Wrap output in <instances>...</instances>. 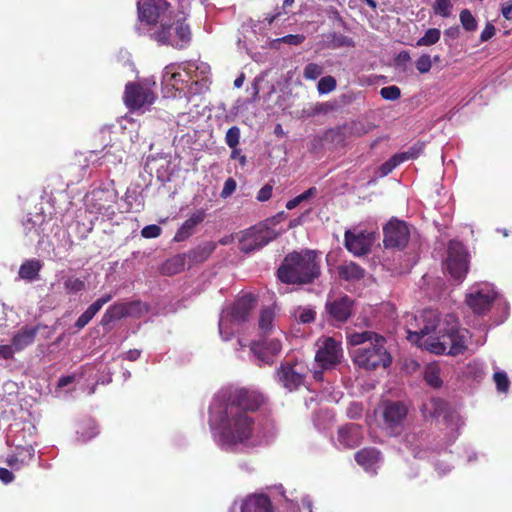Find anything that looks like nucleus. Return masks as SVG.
Masks as SVG:
<instances>
[{"label":"nucleus","mask_w":512,"mask_h":512,"mask_svg":"<svg viewBox=\"0 0 512 512\" xmlns=\"http://www.w3.org/2000/svg\"><path fill=\"white\" fill-rule=\"evenodd\" d=\"M432 67L430 55L422 54L416 61V68L420 73H428Z\"/></svg>","instance_id":"obj_52"},{"label":"nucleus","mask_w":512,"mask_h":512,"mask_svg":"<svg viewBox=\"0 0 512 512\" xmlns=\"http://www.w3.org/2000/svg\"><path fill=\"white\" fill-rule=\"evenodd\" d=\"M308 367L299 360H285L276 369V382L288 392L298 390L305 383Z\"/></svg>","instance_id":"obj_5"},{"label":"nucleus","mask_w":512,"mask_h":512,"mask_svg":"<svg viewBox=\"0 0 512 512\" xmlns=\"http://www.w3.org/2000/svg\"><path fill=\"white\" fill-rule=\"evenodd\" d=\"M469 338L470 333L467 329H449L443 334V339L447 342V347L449 346L447 354L450 356L463 354L467 349Z\"/></svg>","instance_id":"obj_18"},{"label":"nucleus","mask_w":512,"mask_h":512,"mask_svg":"<svg viewBox=\"0 0 512 512\" xmlns=\"http://www.w3.org/2000/svg\"><path fill=\"white\" fill-rule=\"evenodd\" d=\"M206 217V212L203 209H199L193 212L190 217L180 226L177 230L174 241L183 242L187 240L195 231L197 225L202 223Z\"/></svg>","instance_id":"obj_25"},{"label":"nucleus","mask_w":512,"mask_h":512,"mask_svg":"<svg viewBox=\"0 0 512 512\" xmlns=\"http://www.w3.org/2000/svg\"><path fill=\"white\" fill-rule=\"evenodd\" d=\"M40 325H25L15 331L11 337V344L17 352H21L31 346L38 334Z\"/></svg>","instance_id":"obj_21"},{"label":"nucleus","mask_w":512,"mask_h":512,"mask_svg":"<svg viewBox=\"0 0 512 512\" xmlns=\"http://www.w3.org/2000/svg\"><path fill=\"white\" fill-rule=\"evenodd\" d=\"M273 186L270 184H265L257 194V200L260 202L268 201L272 196Z\"/></svg>","instance_id":"obj_59"},{"label":"nucleus","mask_w":512,"mask_h":512,"mask_svg":"<svg viewBox=\"0 0 512 512\" xmlns=\"http://www.w3.org/2000/svg\"><path fill=\"white\" fill-rule=\"evenodd\" d=\"M148 313V306L141 301L119 303L111 306L103 320H122L125 318H141Z\"/></svg>","instance_id":"obj_15"},{"label":"nucleus","mask_w":512,"mask_h":512,"mask_svg":"<svg viewBox=\"0 0 512 512\" xmlns=\"http://www.w3.org/2000/svg\"><path fill=\"white\" fill-rule=\"evenodd\" d=\"M236 181L233 178H228L224 182L223 189L221 191V197L227 198L236 190Z\"/></svg>","instance_id":"obj_57"},{"label":"nucleus","mask_w":512,"mask_h":512,"mask_svg":"<svg viewBox=\"0 0 512 512\" xmlns=\"http://www.w3.org/2000/svg\"><path fill=\"white\" fill-rule=\"evenodd\" d=\"M417 318H418V316H415L414 320H417ZM419 318L421 320H427V321L439 320L440 315H439V313L436 310L428 308V309L423 310L421 315H419Z\"/></svg>","instance_id":"obj_60"},{"label":"nucleus","mask_w":512,"mask_h":512,"mask_svg":"<svg viewBox=\"0 0 512 512\" xmlns=\"http://www.w3.org/2000/svg\"><path fill=\"white\" fill-rule=\"evenodd\" d=\"M494 382L496 384L497 390L499 392L506 393L509 389L510 381L508 379V376L506 372L504 371H497L493 375Z\"/></svg>","instance_id":"obj_46"},{"label":"nucleus","mask_w":512,"mask_h":512,"mask_svg":"<svg viewBox=\"0 0 512 512\" xmlns=\"http://www.w3.org/2000/svg\"><path fill=\"white\" fill-rule=\"evenodd\" d=\"M177 63L170 64L165 67L162 76L163 84L172 86L177 91L181 90L180 85L188 82L189 80L185 77V73L178 69Z\"/></svg>","instance_id":"obj_28"},{"label":"nucleus","mask_w":512,"mask_h":512,"mask_svg":"<svg viewBox=\"0 0 512 512\" xmlns=\"http://www.w3.org/2000/svg\"><path fill=\"white\" fill-rule=\"evenodd\" d=\"M207 88L206 78L197 79L191 82V84L188 86L187 92H185L184 95L187 97V101H190L189 96L200 94Z\"/></svg>","instance_id":"obj_42"},{"label":"nucleus","mask_w":512,"mask_h":512,"mask_svg":"<svg viewBox=\"0 0 512 512\" xmlns=\"http://www.w3.org/2000/svg\"><path fill=\"white\" fill-rule=\"evenodd\" d=\"M382 337L381 335L372 332V331H362V332H356V331H347L346 332V339L347 342L352 346H358L361 344H365L366 342L371 343L376 341V338Z\"/></svg>","instance_id":"obj_32"},{"label":"nucleus","mask_w":512,"mask_h":512,"mask_svg":"<svg viewBox=\"0 0 512 512\" xmlns=\"http://www.w3.org/2000/svg\"><path fill=\"white\" fill-rule=\"evenodd\" d=\"M15 479V476L12 471L8 470L7 468L0 467V480L5 483L9 484L13 482Z\"/></svg>","instance_id":"obj_63"},{"label":"nucleus","mask_w":512,"mask_h":512,"mask_svg":"<svg viewBox=\"0 0 512 512\" xmlns=\"http://www.w3.org/2000/svg\"><path fill=\"white\" fill-rule=\"evenodd\" d=\"M63 285L66 293L68 294L78 293L85 288L84 281L75 276H68L64 278Z\"/></svg>","instance_id":"obj_39"},{"label":"nucleus","mask_w":512,"mask_h":512,"mask_svg":"<svg viewBox=\"0 0 512 512\" xmlns=\"http://www.w3.org/2000/svg\"><path fill=\"white\" fill-rule=\"evenodd\" d=\"M452 8V0H435L433 5L434 13L443 18H447L451 15Z\"/></svg>","instance_id":"obj_40"},{"label":"nucleus","mask_w":512,"mask_h":512,"mask_svg":"<svg viewBox=\"0 0 512 512\" xmlns=\"http://www.w3.org/2000/svg\"><path fill=\"white\" fill-rule=\"evenodd\" d=\"M329 38H331L330 47H332V48L354 46L353 40L345 35H342V34L332 33L329 36Z\"/></svg>","instance_id":"obj_44"},{"label":"nucleus","mask_w":512,"mask_h":512,"mask_svg":"<svg viewBox=\"0 0 512 512\" xmlns=\"http://www.w3.org/2000/svg\"><path fill=\"white\" fill-rule=\"evenodd\" d=\"M376 240L374 231L360 228H352L345 231L344 246L356 257L365 256L370 253Z\"/></svg>","instance_id":"obj_8"},{"label":"nucleus","mask_w":512,"mask_h":512,"mask_svg":"<svg viewBox=\"0 0 512 512\" xmlns=\"http://www.w3.org/2000/svg\"><path fill=\"white\" fill-rule=\"evenodd\" d=\"M381 459V452L375 447H365L355 453L356 463L367 472L376 473L377 465Z\"/></svg>","instance_id":"obj_24"},{"label":"nucleus","mask_w":512,"mask_h":512,"mask_svg":"<svg viewBox=\"0 0 512 512\" xmlns=\"http://www.w3.org/2000/svg\"><path fill=\"white\" fill-rule=\"evenodd\" d=\"M323 73V67L316 63H309L305 66L303 76L307 80H316Z\"/></svg>","instance_id":"obj_47"},{"label":"nucleus","mask_w":512,"mask_h":512,"mask_svg":"<svg viewBox=\"0 0 512 512\" xmlns=\"http://www.w3.org/2000/svg\"><path fill=\"white\" fill-rule=\"evenodd\" d=\"M441 32L437 28L428 29L425 34L419 38L416 42V46H431L436 44L440 40Z\"/></svg>","instance_id":"obj_36"},{"label":"nucleus","mask_w":512,"mask_h":512,"mask_svg":"<svg viewBox=\"0 0 512 512\" xmlns=\"http://www.w3.org/2000/svg\"><path fill=\"white\" fill-rule=\"evenodd\" d=\"M241 512H274L270 497L263 493L246 496L242 501Z\"/></svg>","instance_id":"obj_22"},{"label":"nucleus","mask_w":512,"mask_h":512,"mask_svg":"<svg viewBox=\"0 0 512 512\" xmlns=\"http://www.w3.org/2000/svg\"><path fill=\"white\" fill-rule=\"evenodd\" d=\"M428 328L425 327L419 332H411L408 330V340L416 346L427 350L436 355L447 354V342L443 339V335L440 337H434L428 335Z\"/></svg>","instance_id":"obj_14"},{"label":"nucleus","mask_w":512,"mask_h":512,"mask_svg":"<svg viewBox=\"0 0 512 512\" xmlns=\"http://www.w3.org/2000/svg\"><path fill=\"white\" fill-rule=\"evenodd\" d=\"M166 34L171 37L173 40H177L178 33L176 34V29L181 24V26H184L187 28L188 31V38L185 41H182V45H171L174 48L182 49L186 47L192 38L191 30L189 25L186 23V14L183 11H179L177 13L173 12L167 19H166Z\"/></svg>","instance_id":"obj_23"},{"label":"nucleus","mask_w":512,"mask_h":512,"mask_svg":"<svg viewBox=\"0 0 512 512\" xmlns=\"http://www.w3.org/2000/svg\"><path fill=\"white\" fill-rule=\"evenodd\" d=\"M351 133L355 136H362L371 130V127H366L363 123L354 122L351 124Z\"/></svg>","instance_id":"obj_61"},{"label":"nucleus","mask_w":512,"mask_h":512,"mask_svg":"<svg viewBox=\"0 0 512 512\" xmlns=\"http://www.w3.org/2000/svg\"><path fill=\"white\" fill-rule=\"evenodd\" d=\"M380 95L382 96V98L386 99V100H397L400 95H401V91L400 89L397 87V86H387V87H383L381 90H380Z\"/></svg>","instance_id":"obj_53"},{"label":"nucleus","mask_w":512,"mask_h":512,"mask_svg":"<svg viewBox=\"0 0 512 512\" xmlns=\"http://www.w3.org/2000/svg\"><path fill=\"white\" fill-rule=\"evenodd\" d=\"M110 296L102 297L93 302L78 320H92L97 312L110 300Z\"/></svg>","instance_id":"obj_38"},{"label":"nucleus","mask_w":512,"mask_h":512,"mask_svg":"<svg viewBox=\"0 0 512 512\" xmlns=\"http://www.w3.org/2000/svg\"><path fill=\"white\" fill-rule=\"evenodd\" d=\"M278 233L265 226H254L241 233L239 238V249L249 253L262 248L274 240Z\"/></svg>","instance_id":"obj_9"},{"label":"nucleus","mask_w":512,"mask_h":512,"mask_svg":"<svg viewBox=\"0 0 512 512\" xmlns=\"http://www.w3.org/2000/svg\"><path fill=\"white\" fill-rule=\"evenodd\" d=\"M421 148L412 147L408 151L396 154L391 157L388 161L383 163L379 168V174L381 177L388 175L391 173L400 163L404 162L408 159L416 158L420 152Z\"/></svg>","instance_id":"obj_27"},{"label":"nucleus","mask_w":512,"mask_h":512,"mask_svg":"<svg viewBox=\"0 0 512 512\" xmlns=\"http://www.w3.org/2000/svg\"><path fill=\"white\" fill-rule=\"evenodd\" d=\"M276 317H281V315L278 313L277 306L273 305L262 310L260 320H273Z\"/></svg>","instance_id":"obj_58"},{"label":"nucleus","mask_w":512,"mask_h":512,"mask_svg":"<svg viewBox=\"0 0 512 512\" xmlns=\"http://www.w3.org/2000/svg\"><path fill=\"white\" fill-rule=\"evenodd\" d=\"M460 22L463 28L467 31H474L477 28V21L475 17L467 9L460 12Z\"/></svg>","instance_id":"obj_43"},{"label":"nucleus","mask_w":512,"mask_h":512,"mask_svg":"<svg viewBox=\"0 0 512 512\" xmlns=\"http://www.w3.org/2000/svg\"><path fill=\"white\" fill-rule=\"evenodd\" d=\"M336 101L310 103L301 111L302 117H314L317 115H326L338 109Z\"/></svg>","instance_id":"obj_30"},{"label":"nucleus","mask_w":512,"mask_h":512,"mask_svg":"<svg viewBox=\"0 0 512 512\" xmlns=\"http://www.w3.org/2000/svg\"><path fill=\"white\" fill-rule=\"evenodd\" d=\"M241 322H218L219 333L224 340H230L234 332L239 329Z\"/></svg>","instance_id":"obj_41"},{"label":"nucleus","mask_w":512,"mask_h":512,"mask_svg":"<svg viewBox=\"0 0 512 512\" xmlns=\"http://www.w3.org/2000/svg\"><path fill=\"white\" fill-rule=\"evenodd\" d=\"M320 94H328L336 88V80L332 76L322 77L317 85Z\"/></svg>","instance_id":"obj_45"},{"label":"nucleus","mask_w":512,"mask_h":512,"mask_svg":"<svg viewBox=\"0 0 512 512\" xmlns=\"http://www.w3.org/2000/svg\"><path fill=\"white\" fill-rule=\"evenodd\" d=\"M338 442L346 449L360 445L363 440V431L360 425L349 423L338 429Z\"/></svg>","instance_id":"obj_20"},{"label":"nucleus","mask_w":512,"mask_h":512,"mask_svg":"<svg viewBox=\"0 0 512 512\" xmlns=\"http://www.w3.org/2000/svg\"><path fill=\"white\" fill-rule=\"evenodd\" d=\"M259 330L265 337L253 341L251 351L261 363L271 365L282 349L281 341L268 335L273 331V322H259Z\"/></svg>","instance_id":"obj_6"},{"label":"nucleus","mask_w":512,"mask_h":512,"mask_svg":"<svg viewBox=\"0 0 512 512\" xmlns=\"http://www.w3.org/2000/svg\"><path fill=\"white\" fill-rule=\"evenodd\" d=\"M105 149L104 158L107 162L117 164L123 161L125 151L119 145L113 144L109 148L106 146Z\"/></svg>","instance_id":"obj_37"},{"label":"nucleus","mask_w":512,"mask_h":512,"mask_svg":"<svg viewBox=\"0 0 512 512\" xmlns=\"http://www.w3.org/2000/svg\"><path fill=\"white\" fill-rule=\"evenodd\" d=\"M137 10L140 22L154 26L151 38L157 43L162 45H182V41L187 40V28L181 26V24L178 28H175L176 34L178 33L177 40L171 39L168 33L166 34V19L173 13L166 0H139L137 2Z\"/></svg>","instance_id":"obj_2"},{"label":"nucleus","mask_w":512,"mask_h":512,"mask_svg":"<svg viewBox=\"0 0 512 512\" xmlns=\"http://www.w3.org/2000/svg\"><path fill=\"white\" fill-rule=\"evenodd\" d=\"M383 231V243L386 248L403 249L409 241L410 230L404 221L398 219L390 220Z\"/></svg>","instance_id":"obj_12"},{"label":"nucleus","mask_w":512,"mask_h":512,"mask_svg":"<svg viewBox=\"0 0 512 512\" xmlns=\"http://www.w3.org/2000/svg\"><path fill=\"white\" fill-rule=\"evenodd\" d=\"M155 95L151 88L146 85L128 83L126 84L124 101L130 109H141L153 104Z\"/></svg>","instance_id":"obj_13"},{"label":"nucleus","mask_w":512,"mask_h":512,"mask_svg":"<svg viewBox=\"0 0 512 512\" xmlns=\"http://www.w3.org/2000/svg\"><path fill=\"white\" fill-rule=\"evenodd\" d=\"M161 228L158 225H147L141 230V235L144 238H156L160 235Z\"/></svg>","instance_id":"obj_56"},{"label":"nucleus","mask_w":512,"mask_h":512,"mask_svg":"<svg viewBox=\"0 0 512 512\" xmlns=\"http://www.w3.org/2000/svg\"><path fill=\"white\" fill-rule=\"evenodd\" d=\"M320 258L313 250L294 251L284 258L277 275L286 284H309L320 275Z\"/></svg>","instance_id":"obj_3"},{"label":"nucleus","mask_w":512,"mask_h":512,"mask_svg":"<svg viewBox=\"0 0 512 512\" xmlns=\"http://www.w3.org/2000/svg\"><path fill=\"white\" fill-rule=\"evenodd\" d=\"M15 353L17 351L13 347V345L10 344H0V365L2 362L8 363L15 360Z\"/></svg>","instance_id":"obj_48"},{"label":"nucleus","mask_w":512,"mask_h":512,"mask_svg":"<svg viewBox=\"0 0 512 512\" xmlns=\"http://www.w3.org/2000/svg\"><path fill=\"white\" fill-rule=\"evenodd\" d=\"M304 40H305V36L301 35V34H296V35L290 34V35H286V36H283L282 38L278 39V41L288 44V45H292V46L300 45Z\"/></svg>","instance_id":"obj_55"},{"label":"nucleus","mask_w":512,"mask_h":512,"mask_svg":"<svg viewBox=\"0 0 512 512\" xmlns=\"http://www.w3.org/2000/svg\"><path fill=\"white\" fill-rule=\"evenodd\" d=\"M315 316L316 312L310 306L298 307L293 313L296 320H314Z\"/></svg>","instance_id":"obj_50"},{"label":"nucleus","mask_w":512,"mask_h":512,"mask_svg":"<svg viewBox=\"0 0 512 512\" xmlns=\"http://www.w3.org/2000/svg\"><path fill=\"white\" fill-rule=\"evenodd\" d=\"M353 301L348 296H343L337 300H328L326 308L335 320H347L352 316Z\"/></svg>","instance_id":"obj_26"},{"label":"nucleus","mask_w":512,"mask_h":512,"mask_svg":"<svg viewBox=\"0 0 512 512\" xmlns=\"http://www.w3.org/2000/svg\"><path fill=\"white\" fill-rule=\"evenodd\" d=\"M375 317H384L388 320L394 319V306L390 303H384L381 305V307L378 309L377 313L375 314Z\"/></svg>","instance_id":"obj_54"},{"label":"nucleus","mask_w":512,"mask_h":512,"mask_svg":"<svg viewBox=\"0 0 512 512\" xmlns=\"http://www.w3.org/2000/svg\"><path fill=\"white\" fill-rule=\"evenodd\" d=\"M496 29L491 23H487L480 35L482 42L490 40L495 35Z\"/></svg>","instance_id":"obj_62"},{"label":"nucleus","mask_w":512,"mask_h":512,"mask_svg":"<svg viewBox=\"0 0 512 512\" xmlns=\"http://www.w3.org/2000/svg\"><path fill=\"white\" fill-rule=\"evenodd\" d=\"M82 442H87L98 434L97 427L94 423L89 422L81 428V431H77Z\"/></svg>","instance_id":"obj_49"},{"label":"nucleus","mask_w":512,"mask_h":512,"mask_svg":"<svg viewBox=\"0 0 512 512\" xmlns=\"http://www.w3.org/2000/svg\"><path fill=\"white\" fill-rule=\"evenodd\" d=\"M255 305L256 298L252 294H245L222 310L220 320H244Z\"/></svg>","instance_id":"obj_17"},{"label":"nucleus","mask_w":512,"mask_h":512,"mask_svg":"<svg viewBox=\"0 0 512 512\" xmlns=\"http://www.w3.org/2000/svg\"><path fill=\"white\" fill-rule=\"evenodd\" d=\"M178 69L185 73V77L190 81L193 78H205L210 71L207 63L199 61H187L179 63Z\"/></svg>","instance_id":"obj_29"},{"label":"nucleus","mask_w":512,"mask_h":512,"mask_svg":"<svg viewBox=\"0 0 512 512\" xmlns=\"http://www.w3.org/2000/svg\"><path fill=\"white\" fill-rule=\"evenodd\" d=\"M497 297L492 284L487 282L475 283L468 288L465 302L476 316H483Z\"/></svg>","instance_id":"obj_7"},{"label":"nucleus","mask_w":512,"mask_h":512,"mask_svg":"<svg viewBox=\"0 0 512 512\" xmlns=\"http://www.w3.org/2000/svg\"><path fill=\"white\" fill-rule=\"evenodd\" d=\"M342 356L341 343L328 337L319 346L315 354V361L322 370H329L341 362Z\"/></svg>","instance_id":"obj_11"},{"label":"nucleus","mask_w":512,"mask_h":512,"mask_svg":"<svg viewBox=\"0 0 512 512\" xmlns=\"http://www.w3.org/2000/svg\"><path fill=\"white\" fill-rule=\"evenodd\" d=\"M91 196H92V200H95V201H101L104 198H108V197L115 198V196L112 193L105 192L103 190H95L92 192Z\"/></svg>","instance_id":"obj_64"},{"label":"nucleus","mask_w":512,"mask_h":512,"mask_svg":"<svg viewBox=\"0 0 512 512\" xmlns=\"http://www.w3.org/2000/svg\"><path fill=\"white\" fill-rule=\"evenodd\" d=\"M385 338L378 337L376 341L368 343L366 346L358 347L351 352L354 364L365 370H375L378 367L386 368L392 358L384 347Z\"/></svg>","instance_id":"obj_4"},{"label":"nucleus","mask_w":512,"mask_h":512,"mask_svg":"<svg viewBox=\"0 0 512 512\" xmlns=\"http://www.w3.org/2000/svg\"><path fill=\"white\" fill-rule=\"evenodd\" d=\"M407 414V407L400 401H386L383 403V421L391 431L402 427Z\"/></svg>","instance_id":"obj_16"},{"label":"nucleus","mask_w":512,"mask_h":512,"mask_svg":"<svg viewBox=\"0 0 512 512\" xmlns=\"http://www.w3.org/2000/svg\"><path fill=\"white\" fill-rule=\"evenodd\" d=\"M446 266L453 278L464 279L468 271V254L462 243L455 240L449 243Z\"/></svg>","instance_id":"obj_10"},{"label":"nucleus","mask_w":512,"mask_h":512,"mask_svg":"<svg viewBox=\"0 0 512 512\" xmlns=\"http://www.w3.org/2000/svg\"><path fill=\"white\" fill-rule=\"evenodd\" d=\"M239 139L240 129L237 126L229 128L225 135L226 144L234 149L239 144Z\"/></svg>","instance_id":"obj_51"},{"label":"nucleus","mask_w":512,"mask_h":512,"mask_svg":"<svg viewBox=\"0 0 512 512\" xmlns=\"http://www.w3.org/2000/svg\"><path fill=\"white\" fill-rule=\"evenodd\" d=\"M440 367L437 363H430L425 367L424 379L432 388H440L443 381L440 377Z\"/></svg>","instance_id":"obj_34"},{"label":"nucleus","mask_w":512,"mask_h":512,"mask_svg":"<svg viewBox=\"0 0 512 512\" xmlns=\"http://www.w3.org/2000/svg\"><path fill=\"white\" fill-rule=\"evenodd\" d=\"M35 458V449L32 445L16 446L5 459V463L15 471L28 466Z\"/></svg>","instance_id":"obj_19"},{"label":"nucleus","mask_w":512,"mask_h":512,"mask_svg":"<svg viewBox=\"0 0 512 512\" xmlns=\"http://www.w3.org/2000/svg\"><path fill=\"white\" fill-rule=\"evenodd\" d=\"M338 273L345 280H359L364 277V269L354 262L339 266Z\"/></svg>","instance_id":"obj_33"},{"label":"nucleus","mask_w":512,"mask_h":512,"mask_svg":"<svg viewBox=\"0 0 512 512\" xmlns=\"http://www.w3.org/2000/svg\"><path fill=\"white\" fill-rule=\"evenodd\" d=\"M263 404L264 396L259 391L236 388L230 391L223 406L210 408V424L218 429L222 443L230 446L244 444L255 431L252 414Z\"/></svg>","instance_id":"obj_1"},{"label":"nucleus","mask_w":512,"mask_h":512,"mask_svg":"<svg viewBox=\"0 0 512 512\" xmlns=\"http://www.w3.org/2000/svg\"><path fill=\"white\" fill-rule=\"evenodd\" d=\"M216 244L213 242L205 243L202 246L197 247L190 253V256L195 262L205 261L215 250Z\"/></svg>","instance_id":"obj_35"},{"label":"nucleus","mask_w":512,"mask_h":512,"mask_svg":"<svg viewBox=\"0 0 512 512\" xmlns=\"http://www.w3.org/2000/svg\"><path fill=\"white\" fill-rule=\"evenodd\" d=\"M42 268V263L39 260L31 259L24 262L19 268V277L27 281L36 280Z\"/></svg>","instance_id":"obj_31"}]
</instances>
